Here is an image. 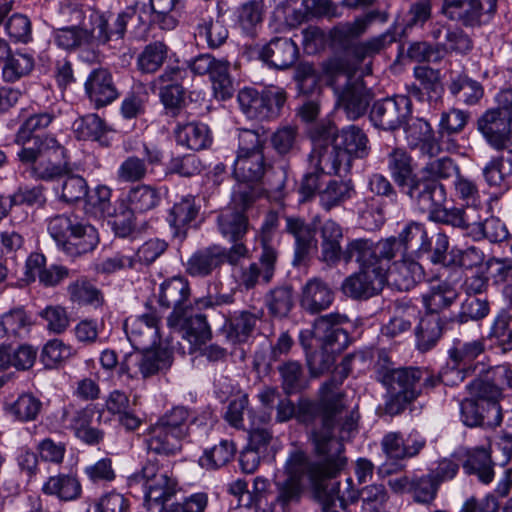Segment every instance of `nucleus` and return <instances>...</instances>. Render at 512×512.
Returning <instances> with one entry per match:
<instances>
[{"label":"nucleus","instance_id":"nucleus-1","mask_svg":"<svg viewBox=\"0 0 512 512\" xmlns=\"http://www.w3.org/2000/svg\"><path fill=\"white\" fill-rule=\"evenodd\" d=\"M339 383L331 379L321 387V426L312 432L318 461H311L302 450L292 451L285 463L286 477L275 483V504L284 512L300 502L307 478L318 496L324 481L334 478L345 466L343 441L356 430L358 413L344 411L342 394L337 393Z\"/></svg>","mask_w":512,"mask_h":512},{"label":"nucleus","instance_id":"nucleus-2","mask_svg":"<svg viewBox=\"0 0 512 512\" xmlns=\"http://www.w3.org/2000/svg\"><path fill=\"white\" fill-rule=\"evenodd\" d=\"M355 261L359 270L344 279L341 290L354 300H367L379 294L386 283L387 262L372 247V240L357 238L345 246L344 262Z\"/></svg>","mask_w":512,"mask_h":512},{"label":"nucleus","instance_id":"nucleus-3","mask_svg":"<svg viewBox=\"0 0 512 512\" xmlns=\"http://www.w3.org/2000/svg\"><path fill=\"white\" fill-rule=\"evenodd\" d=\"M324 70L337 96V107L350 120L362 117L370 105L371 94L362 78L355 76V65L345 57H333L325 63Z\"/></svg>","mask_w":512,"mask_h":512},{"label":"nucleus","instance_id":"nucleus-4","mask_svg":"<svg viewBox=\"0 0 512 512\" xmlns=\"http://www.w3.org/2000/svg\"><path fill=\"white\" fill-rule=\"evenodd\" d=\"M376 379L390 392L386 412L391 415L401 413L407 404L421 393L420 381L424 376L420 368H395L384 350L378 351L375 363Z\"/></svg>","mask_w":512,"mask_h":512},{"label":"nucleus","instance_id":"nucleus-5","mask_svg":"<svg viewBox=\"0 0 512 512\" xmlns=\"http://www.w3.org/2000/svg\"><path fill=\"white\" fill-rule=\"evenodd\" d=\"M387 168L391 178L404 193L419 207L427 208L442 199L440 186L420 179L415 172L412 156L403 148H393L387 154Z\"/></svg>","mask_w":512,"mask_h":512},{"label":"nucleus","instance_id":"nucleus-6","mask_svg":"<svg viewBox=\"0 0 512 512\" xmlns=\"http://www.w3.org/2000/svg\"><path fill=\"white\" fill-rule=\"evenodd\" d=\"M48 231L57 246L70 257L91 252L99 242L98 233L92 225L67 215L51 218Z\"/></svg>","mask_w":512,"mask_h":512},{"label":"nucleus","instance_id":"nucleus-7","mask_svg":"<svg viewBox=\"0 0 512 512\" xmlns=\"http://www.w3.org/2000/svg\"><path fill=\"white\" fill-rule=\"evenodd\" d=\"M248 255L244 243L233 244L230 248L218 244H211L194 251L185 263V272L193 278L203 279L220 271L227 262L237 265Z\"/></svg>","mask_w":512,"mask_h":512},{"label":"nucleus","instance_id":"nucleus-8","mask_svg":"<svg viewBox=\"0 0 512 512\" xmlns=\"http://www.w3.org/2000/svg\"><path fill=\"white\" fill-rule=\"evenodd\" d=\"M372 247L380 258L390 263L398 254L407 255L410 251L417 257L427 254L431 250V239L424 224L411 221L398 236H391L377 242L372 240Z\"/></svg>","mask_w":512,"mask_h":512},{"label":"nucleus","instance_id":"nucleus-9","mask_svg":"<svg viewBox=\"0 0 512 512\" xmlns=\"http://www.w3.org/2000/svg\"><path fill=\"white\" fill-rule=\"evenodd\" d=\"M348 322L345 315L330 313L315 319L312 330L300 333V343L304 349H308L307 343L310 336L326 348L332 351H343L349 344V336L342 324Z\"/></svg>","mask_w":512,"mask_h":512},{"label":"nucleus","instance_id":"nucleus-10","mask_svg":"<svg viewBox=\"0 0 512 512\" xmlns=\"http://www.w3.org/2000/svg\"><path fill=\"white\" fill-rule=\"evenodd\" d=\"M477 130L486 143L496 151L512 146V115L499 107L486 110L477 119Z\"/></svg>","mask_w":512,"mask_h":512},{"label":"nucleus","instance_id":"nucleus-11","mask_svg":"<svg viewBox=\"0 0 512 512\" xmlns=\"http://www.w3.org/2000/svg\"><path fill=\"white\" fill-rule=\"evenodd\" d=\"M134 477L144 481L145 503L149 509L168 502L176 494L177 481L161 472L153 462L146 463Z\"/></svg>","mask_w":512,"mask_h":512},{"label":"nucleus","instance_id":"nucleus-12","mask_svg":"<svg viewBox=\"0 0 512 512\" xmlns=\"http://www.w3.org/2000/svg\"><path fill=\"white\" fill-rule=\"evenodd\" d=\"M239 207H227L218 216V228L221 235L234 244L243 243L242 239L248 230V219L245 210L253 202L249 192H240L234 198Z\"/></svg>","mask_w":512,"mask_h":512},{"label":"nucleus","instance_id":"nucleus-13","mask_svg":"<svg viewBox=\"0 0 512 512\" xmlns=\"http://www.w3.org/2000/svg\"><path fill=\"white\" fill-rule=\"evenodd\" d=\"M411 105L409 97L404 95L382 99L374 103L370 119L376 127L394 131L407 121Z\"/></svg>","mask_w":512,"mask_h":512},{"label":"nucleus","instance_id":"nucleus-14","mask_svg":"<svg viewBox=\"0 0 512 512\" xmlns=\"http://www.w3.org/2000/svg\"><path fill=\"white\" fill-rule=\"evenodd\" d=\"M497 0H443L441 13L451 21L465 27H476L482 23L484 13H494Z\"/></svg>","mask_w":512,"mask_h":512},{"label":"nucleus","instance_id":"nucleus-15","mask_svg":"<svg viewBox=\"0 0 512 512\" xmlns=\"http://www.w3.org/2000/svg\"><path fill=\"white\" fill-rule=\"evenodd\" d=\"M135 7H127L118 14H99L93 12L90 15L92 21V36L101 43L121 42L124 38L127 24L136 15Z\"/></svg>","mask_w":512,"mask_h":512},{"label":"nucleus","instance_id":"nucleus-16","mask_svg":"<svg viewBox=\"0 0 512 512\" xmlns=\"http://www.w3.org/2000/svg\"><path fill=\"white\" fill-rule=\"evenodd\" d=\"M190 295L189 284L183 277H173L166 280L160 287L159 303L162 307L172 308L167 318L168 326H177L181 320V313L188 308Z\"/></svg>","mask_w":512,"mask_h":512},{"label":"nucleus","instance_id":"nucleus-17","mask_svg":"<svg viewBox=\"0 0 512 512\" xmlns=\"http://www.w3.org/2000/svg\"><path fill=\"white\" fill-rule=\"evenodd\" d=\"M277 258V251L267 242L263 241L259 262H253L242 269L240 275L241 285L249 290L254 288L260 279L264 284L270 283L275 273Z\"/></svg>","mask_w":512,"mask_h":512},{"label":"nucleus","instance_id":"nucleus-18","mask_svg":"<svg viewBox=\"0 0 512 512\" xmlns=\"http://www.w3.org/2000/svg\"><path fill=\"white\" fill-rule=\"evenodd\" d=\"M259 57L272 68L286 70L298 60L299 48L290 38L274 37L262 47Z\"/></svg>","mask_w":512,"mask_h":512},{"label":"nucleus","instance_id":"nucleus-19","mask_svg":"<svg viewBox=\"0 0 512 512\" xmlns=\"http://www.w3.org/2000/svg\"><path fill=\"white\" fill-rule=\"evenodd\" d=\"M308 161L311 167H317L318 171L325 174L347 173L352 165L348 156L336 147L335 141L331 144H316Z\"/></svg>","mask_w":512,"mask_h":512},{"label":"nucleus","instance_id":"nucleus-20","mask_svg":"<svg viewBox=\"0 0 512 512\" xmlns=\"http://www.w3.org/2000/svg\"><path fill=\"white\" fill-rule=\"evenodd\" d=\"M419 209L428 212L429 220L435 223L458 228L469 237L472 230L471 227H473L475 216L477 214V210L473 206H467L466 208H446L443 204H436L430 208Z\"/></svg>","mask_w":512,"mask_h":512},{"label":"nucleus","instance_id":"nucleus-21","mask_svg":"<svg viewBox=\"0 0 512 512\" xmlns=\"http://www.w3.org/2000/svg\"><path fill=\"white\" fill-rule=\"evenodd\" d=\"M424 277L422 266L407 255L395 261L391 266L387 264L386 283L399 291H409Z\"/></svg>","mask_w":512,"mask_h":512},{"label":"nucleus","instance_id":"nucleus-22","mask_svg":"<svg viewBox=\"0 0 512 512\" xmlns=\"http://www.w3.org/2000/svg\"><path fill=\"white\" fill-rule=\"evenodd\" d=\"M462 422L469 427H497L502 422L501 406L486 407L475 398L464 399L460 404Z\"/></svg>","mask_w":512,"mask_h":512},{"label":"nucleus","instance_id":"nucleus-23","mask_svg":"<svg viewBox=\"0 0 512 512\" xmlns=\"http://www.w3.org/2000/svg\"><path fill=\"white\" fill-rule=\"evenodd\" d=\"M85 91L97 108L106 106L118 97L112 75L107 69H94L85 82Z\"/></svg>","mask_w":512,"mask_h":512},{"label":"nucleus","instance_id":"nucleus-24","mask_svg":"<svg viewBox=\"0 0 512 512\" xmlns=\"http://www.w3.org/2000/svg\"><path fill=\"white\" fill-rule=\"evenodd\" d=\"M176 0H149V4H143L137 11L140 25L149 27L159 25L163 30H172L177 26V19L171 15Z\"/></svg>","mask_w":512,"mask_h":512},{"label":"nucleus","instance_id":"nucleus-25","mask_svg":"<svg viewBox=\"0 0 512 512\" xmlns=\"http://www.w3.org/2000/svg\"><path fill=\"white\" fill-rule=\"evenodd\" d=\"M374 17L375 13L371 12L363 18H357L353 22L340 23L332 29L331 38L333 43L344 50V55L339 57H345L351 62V47L358 44L354 40L365 33Z\"/></svg>","mask_w":512,"mask_h":512},{"label":"nucleus","instance_id":"nucleus-26","mask_svg":"<svg viewBox=\"0 0 512 512\" xmlns=\"http://www.w3.org/2000/svg\"><path fill=\"white\" fill-rule=\"evenodd\" d=\"M321 260L329 266H334L340 260L344 261L345 248L340 241L343 238L342 227L334 220H326L320 227Z\"/></svg>","mask_w":512,"mask_h":512},{"label":"nucleus","instance_id":"nucleus-27","mask_svg":"<svg viewBox=\"0 0 512 512\" xmlns=\"http://www.w3.org/2000/svg\"><path fill=\"white\" fill-rule=\"evenodd\" d=\"M22 146V149L18 152V157L25 164L35 163L46 155L55 161L65 158L64 147L54 137L46 136L42 138L36 135L30 142Z\"/></svg>","mask_w":512,"mask_h":512},{"label":"nucleus","instance_id":"nucleus-28","mask_svg":"<svg viewBox=\"0 0 512 512\" xmlns=\"http://www.w3.org/2000/svg\"><path fill=\"white\" fill-rule=\"evenodd\" d=\"M286 231L295 239L293 264L300 265L316 246L315 231L304 220L295 217L286 218Z\"/></svg>","mask_w":512,"mask_h":512},{"label":"nucleus","instance_id":"nucleus-29","mask_svg":"<svg viewBox=\"0 0 512 512\" xmlns=\"http://www.w3.org/2000/svg\"><path fill=\"white\" fill-rule=\"evenodd\" d=\"M333 299V291L320 278L310 279L302 288L301 306L310 313L328 309Z\"/></svg>","mask_w":512,"mask_h":512},{"label":"nucleus","instance_id":"nucleus-30","mask_svg":"<svg viewBox=\"0 0 512 512\" xmlns=\"http://www.w3.org/2000/svg\"><path fill=\"white\" fill-rule=\"evenodd\" d=\"M199 207L195 203V197L187 195L176 202L169 212L167 221L173 229V236L183 240L187 234L189 224L195 220Z\"/></svg>","mask_w":512,"mask_h":512},{"label":"nucleus","instance_id":"nucleus-31","mask_svg":"<svg viewBox=\"0 0 512 512\" xmlns=\"http://www.w3.org/2000/svg\"><path fill=\"white\" fill-rule=\"evenodd\" d=\"M485 351L483 339L463 341L455 339L448 350L449 359L454 363V369L464 370V377L467 373L474 370L471 363Z\"/></svg>","mask_w":512,"mask_h":512},{"label":"nucleus","instance_id":"nucleus-32","mask_svg":"<svg viewBox=\"0 0 512 512\" xmlns=\"http://www.w3.org/2000/svg\"><path fill=\"white\" fill-rule=\"evenodd\" d=\"M179 431H171L159 423H155L149 428L146 439L147 448L156 454L173 455L181 449Z\"/></svg>","mask_w":512,"mask_h":512},{"label":"nucleus","instance_id":"nucleus-33","mask_svg":"<svg viewBox=\"0 0 512 512\" xmlns=\"http://www.w3.org/2000/svg\"><path fill=\"white\" fill-rule=\"evenodd\" d=\"M37 351L30 345H19L14 348L12 344L3 341L0 344V371L10 367L17 370L30 369L36 360Z\"/></svg>","mask_w":512,"mask_h":512},{"label":"nucleus","instance_id":"nucleus-34","mask_svg":"<svg viewBox=\"0 0 512 512\" xmlns=\"http://www.w3.org/2000/svg\"><path fill=\"white\" fill-rule=\"evenodd\" d=\"M173 331L182 334L190 344L198 345L210 339L211 331L203 314L188 315L187 310L181 313V320L177 326H169Z\"/></svg>","mask_w":512,"mask_h":512},{"label":"nucleus","instance_id":"nucleus-35","mask_svg":"<svg viewBox=\"0 0 512 512\" xmlns=\"http://www.w3.org/2000/svg\"><path fill=\"white\" fill-rule=\"evenodd\" d=\"M335 142L336 147L348 156L351 163L353 158H364L368 155V138L357 126L351 125L342 129Z\"/></svg>","mask_w":512,"mask_h":512},{"label":"nucleus","instance_id":"nucleus-36","mask_svg":"<svg viewBox=\"0 0 512 512\" xmlns=\"http://www.w3.org/2000/svg\"><path fill=\"white\" fill-rule=\"evenodd\" d=\"M462 466L465 473L476 475L483 484H489L494 479V463L489 451L483 447L468 450Z\"/></svg>","mask_w":512,"mask_h":512},{"label":"nucleus","instance_id":"nucleus-37","mask_svg":"<svg viewBox=\"0 0 512 512\" xmlns=\"http://www.w3.org/2000/svg\"><path fill=\"white\" fill-rule=\"evenodd\" d=\"M266 168L263 152L237 154L233 162V175L239 182H256Z\"/></svg>","mask_w":512,"mask_h":512},{"label":"nucleus","instance_id":"nucleus-38","mask_svg":"<svg viewBox=\"0 0 512 512\" xmlns=\"http://www.w3.org/2000/svg\"><path fill=\"white\" fill-rule=\"evenodd\" d=\"M175 137L179 145L194 151L205 149L211 143L208 126L199 122L178 124Z\"/></svg>","mask_w":512,"mask_h":512},{"label":"nucleus","instance_id":"nucleus-39","mask_svg":"<svg viewBox=\"0 0 512 512\" xmlns=\"http://www.w3.org/2000/svg\"><path fill=\"white\" fill-rule=\"evenodd\" d=\"M457 172L458 166L450 157L447 156L430 159L421 168L420 173L422 176L420 177V179H425L427 181L433 182L434 184L440 186L442 189V199L440 202H437L438 205L444 204V202L446 201V191L443 184H441L439 180L448 179ZM433 205H436V202L431 203V205L428 206L427 208H430Z\"/></svg>","mask_w":512,"mask_h":512},{"label":"nucleus","instance_id":"nucleus-40","mask_svg":"<svg viewBox=\"0 0 512 512\" xmlns=\"http://www.w3.org/2000/svg\"><path fill=\"white\" fill-rule=\"evenodd\" d=\"M448 90L457 101L467 105L478 103L484 95L481 83L470 78L465 73H458L451 77Z\"/></svg>","mask_w":512,"mask_h":512},{"label":"nucleus","instance_id":"nucleus-41","mask_svg":"<svg viewBox=\"0 0 512 512\" xmlns=\"http://www.w3.org/2000/svg\"><path fill=\"white\" fill-rule=\"evenodd\" d=\"M354 193V185L350 180H329L319 190L320 205L324 210L330 211L351 199Z\"/></svg>","mask_w":512,"mask_h":512},{"label":"nucleus","instance_id":"nucleus-42","mask_svg":"<svg viewBox=\"0 0 512 512\" xmlns=\"http://www.w3.org/2000/svg\"><path fill=\"white\" fill-rule=\"evenodd\" d=\"M443 325L438 314L428 313L422 317L415 328L418 349L425 352L434 347L442 335Z\"/></svg>","mask_w":512,"mask_h":512},{"label":"nucleus","instance_id":"nucleus-43","mask_svg":"<svg viewBox=\"0 0 512 512\" xmlns=\"http://www.w3.org/2000/svg\"><path fill=\"white\" fill-rule=\"evenodd\" d=\"M42 491L46 495L56 496L62 501H72L80 497L82 488L75 476L59 474L49 477L44 483Z\"/></svg>","mask_w":512,"mask_h":512},{"label":"nucleus","instance_id":"nucleus-44","mask_svg":"<svg viewBox=\"0 0 512 512\" xmlns=\"http://www.w3.org/2000/svg\"><path fill=\"white\" fill-rule=\"evenodd\" d=\"M173 346L159 347L154 350H146L136 355V363L143 377L147 378L160 370L167 369L172 364Z\"/></svg>","mask_w":512,"mask_h":512},{"label":"nucleus","instance_id":"nucleus-45","mask_svg":"<svg viewBox=\"0 0 512 512\" xmlns=\"http://www.w3.org/2000/svg\"><path fill=\"white\" fill-rule=\"evenodd\" d=\"M229 62L224 59H216L212 56L208 72L216 97L225 100L234 93L233 81L229 73Z\"/></svg>","mask_w":512,"mask_h":512},{"label":"nucleus","instance_id":"nucleus-46","mask_svg":"<svg viewBox=\"0 0 512 512\" xmlns=\"http://www.w3.org/2000/svg\"><path fill=\"white\" fill-rule=\"evenodd\" d=\"M158 318L155 313H146L135 319L125 321V329L133 345H145L141 338L143 335L152 339L160 338L158 329Z\"/></svg>","mask_w":512,"mask_h":512},{"label":"nucleus","instance_id":"nucleus-47","mask_svg":"<svg viewBox=\"0 0 512 512\" xmlns=\"http://www.w3.org/2000/svg\"><path fill=\"white\" fill-rule=\"evenodd\" d=\"M261 311H241L230 319L227 338L233 343L246 342L262 316Z\"/></svg>","mask_w":512,"mask_h":512},{"label":"nucleus","instance_id":"nucleus-48","mask_svg":"<svg viewBox=\"0 0 512 512\" xmlns=\"http://www.w3.org/2000/svg\"><path fill=\"white\" fill-rule=\"evenodd\" d=\"M470 237L473 240L488 239L492 243H498L508 238L506 225L496 217H490L482 221L478 213L475 216Z\"/></svg>","mask_w":512,"mask_h":512},{"label":"nucleus","instance_id":"nucleus-49","mask_svg":"<svg viewBox=\"0 0 512 512\" xmlns=\"http://www.w3.org/2000/svg\"><path fill=\"white\" fill-rule=\"evenodd\" d=\"M396 41L394 32L387 31L381 35L370 38L367 41L360 42L351 47V64L355 65V71L358 65L368 56L379 53L386 46Z\"/></svg>","mask_w":512,"mask_h":512},{"label":"nucleus","instance_id":"nucleus-50","mask_svg":"<svg viewBox=\"0 0 512 512\" xmlns=\"http://www.w3.org/2000/svg\"><path fill=\"white\" fill-rule=\"evenodd\" d=\"M237 451L236 445L232 440H221L210 450H206L200 458L199 463L206 469H217L229 463Z\"/></svg>","mask_w":512,"mask_h":512},{"label":"nucleus","instance_id":"nucleus-51","mask_svg":"<svg viewBox=\"0 0 512 512\" xmlns=\"http://www.w3.org/2000/svg\"><path fill=\"white\" fill-rule=\"evenodd\" d=\"M299 141L298 128L293 125L281 126L270 136L271 146L280 156L294 153L298 149Z\"/></svg>","mask_w":512,"mask_h":512},{"label":"nucleus","instance_id":"nucleus-52","mask_svg":"<svg viewBox=\"0 0 512 512\" xmlns=\"http://www.w3.org/2000/svg\"><path fill=\"white\" fill-rule=\"evenodd\" d=\"M471 397L475 398L486 407L500 406L499 401L502 394L499 389L489 380L486 374L476 378L467 385Z\"/></svg>","mask_w":512,"mask_h":512},{"label":"nucleus","instance_id":"nucleus-53","mask_svg":"<svg viewBox=\"0 0 512 512\" xmlns=\"http://www.w3.org/2000/svg\"><path fill=\"white\" fill-rule=\"evenodd\" d=\"M281 376L282 388L286 394L300 392L306 387L303 368L297 361H287L278 367Z\"/></svg>","mask_w":512,"mask_h":512},{"label":"nucleus","instance_id":"nucleus-54","mask_svg":"<svg viewBox=\"0 0 512 512\" xmlns=\"http://www.w3.org/2000/svg\"><path fill=\"white\" fill-rule=\"evenodd\" d=\"M388 492L382 484L365 486L360 490L362 502L359 512H385Z\"/></svg>","mask_w":512,"mask_h":512},{"label":"nucleus","instance_id":"nucleus-55","mask_svg":"<svg viewBox=\"0 0 512 512\" xmlns=\"http://www.w3.org/2000/svg\"><path fill=\"white\" fill-rule=\"evenodd\" d=\"M34 67V58L27 53L16 52L10 54L5 62L2 73L7 82H14L28 75Z\"/></svg>","mask_w":512,"mask_h":512},{"label":"nucleus","instance_id":"nucleus-56","mask_svg":"<svg viewBox=\"0 0 512 512\" xmlns=\"http://www.w3.org/2000/svg\"><path fill=\"white\" fill-rule=\"evenodd\" d=\"M168 47L160 41L148 44L138 57V67L144 73L157 71L167 57Z\"/></svg>","mask_w":512,"mask_h":512},{"label":"nucleus","instance_id":"nucleus-57","mask_svg":"<svg viewBox=\"0 0 512 512\" xmlns=\"http://www.w3.org/2000/svg\"><path fill=\"white\" fill-rule=\"evenodd\" d=\"M73 130L80 140H99L106 131L104 121L96 114H88L76 119Z\"/></svg>","mask_w":512,"mask_h":512},{"label":"nucleus","instance_id":"nucleus-58","mask_svg":"<svg viewBox=\"0 0 512 512\" xmlns=\"http://www.w3.org/2000/svg\"><path fill=\"white\" fill-rule=\"evenodd\" d=\"M159 200L160 196L157 190L148 185L133 187L128 194V202L133 212L151 210L158 205Z\"/></svg>","mask_w":512,"mask_h":512},{"label":"nucleus","instance_id":"nucleus-59","mask_svg":"<svg viewBox=\"0 0 512 512\" xmlns=\"http://www.w3.org/2000/svg\"><path fill=\"white\" fill-rule=\"evenodd\" d=\"M292 287L288 285L272 289L266 297V304L271 314L278 317L286 316L293 307Z\"/></svg>","mask_w":512,"mask_h":512},{"label":"nucleus","instance_id":"nucleus-60","mask_svg":"<svg viewBox=\"0 0 512 512\" xmlns=\"http://www.w3.org/2000/svg\"><path fill=\"white\" fill-rule=\"evenodd\" d=\"M457 298V292L448 284H439L432 287L430 293L424 297L429 313L438 314L442 309L450 307Z\"/></svg>","mask_w":512,"mask_h":512},{"label":"nucleus","instance_id":"nucleus-61","mask_svg":"<svg viewBox=\"0 0 512 512\" xmlns=\"http://www.w3.org/2000/svg\"><path fill=\"white\" fill-rule=\"evenodd\" d=\"M342 351H332L320 345L319 350L308 352L306 350L307 365L313 376H318L329 371L336 360V355Z\"/></svg>","mask_w":512,"mask_h":512},{"label":"nucleus","instance_id":"nucleus-62","mask_svg":"<svg viewBox=\"0 0 512 512\" xmlns=\"http://www.w3.org/2000/svg\"><path fill=\"white\" fill-rule=\"evenodd\" d=\"M512 175V167L509 166L507 170L504 167V157H492L489 162L485 164L482 169V176L485 183L489 187L500 188L502 187L507 178Z\"/></svg>","mask_w":512,"mask_h":512},{"label":"nucleus","instance_id":"nucleus-63","mask_svg":"<svg viewBox=\"0 0 512 512\" xmlns=\"http://www.w3.org/2000/svg\"><path fill=\"white\" fill-rule=\"evenodd\" d=\"M61 180V198L65 202H78L87 197L88 185L83 177L66 174L61 177Z\"/></svg>","mask_w":512,"mask_h":512},{"label":"nucleus","instance_id":"nucleus-64","mask_svg":"<svg viewBox=\"0 0 512 512\" xmlns=\"http://www.w3.org/2000/svg\"><path fill=\"white\" fill-rule=\"evenodd\" d=\"M70 299L78 304L99 305L102 297L100 291L87 280H77L68 286Z\"/></svg>","mask_w":512,"mask_h":512}]
</instances>
